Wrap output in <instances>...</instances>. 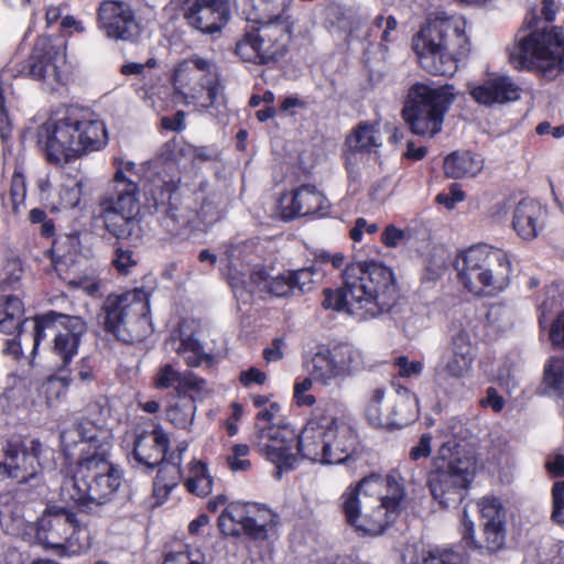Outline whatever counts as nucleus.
I'll list each match as a JSON object with an SVG mask.
<instances>
[{"label":"nucleus","instance_id":"20","mask_svg":"<svg viewBox=\"0 0 564 564\" xmlns=\"http://www.w3.org/2000/svg\"><path fill=\"white\" fill-rule=\"evenodd\" d=\"M3 459L0 468L12 478L24 482L33 478L41 470L40 457L43 445L39 440L25 438L9 441L2 448Z\"/></svg>","mask_w":564,"mask_h":564},{"label":"nucleus","instance_id":"42","mask_svg":"<svg viewBox=\"0 0 564 564\" xmlns=\"http://www.w3.org/2000/svg\"><path fill=\"white\" fill-rule=\"evenodd\" d=\"M117 167L116 173L110 182L109 191L111 193L124 194L132 187L133 196H139V185L132 178L135 175V163L131 161H123L122 159H115Z\"/></svg>","mask_w":564,"mask_h":564},{"label":"nucleus","instance_id":"6","mask_svg":"<svg viewBox=\"0 0 564 564\" xmlns=\"http://www.w3.org/2000/svg\"><path fill=\"white\" fill-rule=\"evenodd\" d=\"M354 445V432L341 416L316 408L297 437L303 458L321 464H341Z\"/></svg>","mask_w":564,"mask_h":564},{"label":"nucleus","instance_id":"57","mask_svg":"<svg viewBox=\"0 0 564 564\" xmlns=\"http://www.w3.org/2000/svg\"><path fill=\"white\" fill-rule=\"evenodd\" d=\"M427 551L422 543H409L402 549L401 558L404 564H427Z\"/></svg>","mask_w":564,"mask_h":564},{"label":"nucleus","instance_id":"37","mask_svg":"<svg viewBox=\"0 0 564 564\" xmlns=\"http://www.w3.org/2000/svg\"><path fill=\"white\" fill-rule=\"evenodd\" d=\"M183 479L186 490L197 497H206L213 490L214 478L208 466L202 460L192 459Z\"/></svg>","mask_w":564,"mask_h":564},{"label":"nucleus","instance_id":"14","mask_svg":"<svg viewBox=\"0 0 564 564\" xmlns=\"http://www.w3.org/2000/svg\"><path fill=\"white\" fill-rule=\"evenodd\" d=\"M276 521L278 516L271 509L256 502H232L218 519L224 534L246 533L256 539H265Z\"/></svg>","mask_w":564,"mask_h":564},{"label":"nucleus","instance_id":"48","mask_svg":"<svg viewBox=\"0 0 564 564\" xmlns=\"http://www.w3.org/2000/svg\"><path fill=\"white\" fill-rule=\"evenodd\" d=\"M82 196V181L76 176L67 175L58 192L59 208H74L78 205Z\"/></svg>","mask_w":564,"mask_h":564},{"label":"nucleus","instance_id":"63","mask_svg":"<svg viewBox=\"0 0 564 564\" xmlns=\"http://www.w3.org/2000/svg\"><path fill=\"white\" fill-rule=\"evenodd\" d=\"M432 453V436L429 433L421 435L419 442L410 448L409 457L416 462L421 458H427Z\"/></svg>","mask_w":564,"mask_h":564},{"label":"nucleus","instance_id":"15","mask_svg":"<svg viewBox=\"0 0 564 564\" xmlns=\"http://www.w3.org/2000/svg\"><path fill=\"white\" fill-rule=\"evenodd\" d=\"M132 187L124 193L107 192L100 200V217L106 230L117 239L138 237L140 229L139 197L133 196Z\"/></svg>","mask_w":564,"mask_h":564},{"label":"nucleus","instance_id":"30","mask_svg":"<svg viewBox=\"0 0 564 564\" xmlns=\"http://www.w3.org/2000/svg\"><path fill=\"white\" fill-rule=\"evenodd\" d=\"M153 386L156 389L176 390L177 397L195 392L203 395L206 392L205 380L198 378L191 371H180L171 364L158 367L153 377Z\"/></svg>","mask_w":564,"mask_h":564},{"label":"nucleus","instance_id":"11","mask_svg":"<svg viewBox=\"0 0 564 564\" xmlns=\"http://www.w3.org/2000/svg\"><path fill=\"white\" fill-rule=\"evenodd\" d=\"M247 20L257 26L246 31L236 43L235 53L243 62L269 64L285 54L291 40V28L282 15H250Z\"/></svg>","mask_w":564,"mask_h":564},{"label":"nucleus","instance_id":"58","mask_svg":"<svg viewBox=\"0 0 564 564\" xmlns=\"http://www.w3.org/2000/svg\"><path fill=\"white\" fill-rule=\"evenodd\" d=\"M367 279L370 282H394L391 268L377 261H367Z\"/></svg>","mask_w":564,"mask_h":564},{"label":"nucleus","instance_id":"61","mask_svg":"<svg viewBox=\"0 0 564 564\" xmlns=\"http://www.w3.org/2000/svg\"><path fill=\"white\" fill-rule=\"evenodd\" d=\"M26 195V186L24 176L21 173L14 172L11 180L10 196L12 202V209L18 212L19 206L24 202Z\"/></svg>","mask_w":564,"mask_h":564},{"label":"nucleus","instance_id":"27","mask_svg":"<svg viewBox=\"0 0 564 564\" xmlns=\"http://www.w3.org/2000/svg\"><path fill=\"white\" fill-rule=\"evenodd\" d=\"M155 214L160 226L172 237L180 236L183 230L193 227L198 218L197 212L177 195H171L167 203L155 204Z\"/></svg>","mask_w":564,"mask_h":564},{"label":"nucleus","instance_id":"29","mask_svg":"<svg viewBox=\"0 0 564 564\" xmlns=\"http://www.w3.org/2000/svg\"><path fill=\"white\" fill-rule=\"evenodd\" d=\"M284 218L303 217L328 207L326 197L313 185H302L294 189L291 197L283 196L280 200Z\"/></svg>","mask_w":564,"mask_h":564},{"label":"nucleus","instance_id":"7","mask_svg":"<svg viewBox=\"0 0 564 564\" xmlns=\"http://www.w3.org/2000/svg\"><path fill=\"white\" fill-rule=\"evenodd\" d=\"M454 449L455 445L444 443L433 459L429 475L430 491L443 507L462 501L476 474L475 458Z\"/></svg>","mask_w":564,"mask_h":564},{"label":"nucleus","instance_id":"33","mask_svg":"<svg viewBox=\"0 0 564 564\" xmlns=\"http://www.w3.org/2000/svg\"><path fill=\"white\" fill-rule=\"evenodd\" d=\"M24 316V304L20 297L15 295L0 296V332L4 334H14L18 332L21 335L23 327L31 323Z\"/></svg>","mask_w":564,"mask_h":564},{"label":"nucleus","instance_id":"1","mask_svg":"<svg viewBox=\"0 0 564 564\" xmlns=\"http://www.w3.org/2000/svg\"><path fill=\"white\" fill-rule=\"evenodd\" d=\"M405 499L404 486L397 470L386 476L371 474L341 495V508L347 522L357 531L381 534L400 514Z\"/></svg>","mask_w":564,"mask_h":564},{"label":"nucleus","instance_id":"51","mask_svg":"<svg viewBox=\"0 0 564 564\" xmlns=\"http://www.w3.org/2000/svg\"><path fill=\"white\" fill-rule=\"evenodd\" d=\"M384 397H386V388H383V387L375 388V389L370 390L368 398H367V402L365 404V410H364L365 416H366L367 421L375 427L383 429V425L381 423L375 422L371 419L370 408L375 406L377 409L378 414L381 417H383V419L390 417V415H389L390 404L383 406Z\"/></svg>","mask_w":564,"mask_h":564},{"label":"nucleus","instance_id":"32","mask_svg":"<svg viewBox=\"0 0 564 564\" xmlns=\"http://www.w3.org/2000/svg\"><path fill=\"white\" fill-rule=\"evenodd\" d=\"M381 144L378 124L359 122L346 139L347 162H350L352 155L377 153Z\"/></svg>","mask_w":564,"mask_h":564},{"label":"nucleus","instance_id":"49","mask_svg":"<svg viewBox=\"0 0 564 564\" xmlns=\"http://www.w3.org/2000/svg\"><path fill=\"white\" fill-rule=\"evenodd\" d=\"M544 382L558 394L564 393V358L552 357L544 368Z\"/></svg>","mask_w":564,"mask_h":564},{"label":"nucleus","instance_id":"10","mask_svg":"<svg viewBox=\"0 0 564 564\" xmlns=\"http://www.w3.org/2000/svg\"><path fill=\"white\" fill-rule=\"evenodd\" d=\"M85 533L75 514L63 507L47 509L36 523L26 525L24 532L31 542L59 556H76L85 552L88 547L83 538Z\"/></svg>","mask_w":564,"mask_h":564},{"label":"nucleus","instance_id":"43","mask_svg":"<svg viewBox=\"0 0 564 564\" xmlns=\"http://www.w3.org/2000/svg\"><path fill=\"white\" fill-rule=\"evenodd\" d=\"M479 369L489 381L498 382L501 386L509 384L512 371V365L509 359L486 355L479 361Z\"/></svg>","mask_w":564,"mask_h":564},{"label":"nucleus","instance_id":"9","mask_svg":"<svg viewBox=\"0 0 564 564\" xmlns=\"http://www.w3.org/2000/svg\"><path fill=\"white\" fill-rule=\"evenodd\" d=\"M395 297V284H336L324 290L322 305L325 310L367 319L389 311Z\"/></svg>","mask_w":564,"mask_h":564},{"label":"nucleus","instance_id":"39","mask_svg":"<svg viewBox=\"0 0 564 564\" xmlns=\"http://www.w3.org/2000/svg\"><path fill=\"white\" fill-rule=\"evenodd\" d=\"M482 170V161L470 152H454L446 156L444 171L448 177L462 178L475 176Z\"/></svg>","mask_w":564,"mask_h":564},{"label":"nucleus","instance_id":"36","mask_svg":"<svg viewBox=\"0 0 564 564\" xmlns=\"http://www.w3.org/2000/svg\"><path fill=\"white\" fill-rule=\"evenodd\" d=\"M181 458L175 462H164L158 471L153 484V499L155 506L163 505L170 497L172 490L178 485L182 478Z\"/></svg>","mask_w":564,"mask_h":564},{"label":"nucleus","instance_id":"25","mask_svg":"<svg viewBox=\"0 0 564 564\" xmlns=\"http://www.w3.org/2000/svg\"><path fill=\"white\" fill-rule=\"evenodd\" d=\"M167 446L169 436L162 427L158 426L151 432H143L137 436L133 455L140 464H143L148 468H153L155 466L160 467L164 462L177 460L187 448V445L183 444L180 446V454L177 456L173 454L171 458H166L165 453Z\"/></svg>","mask_w":564,"mask_h":564},{"label":"nucleus","instance_id":"18","mask_svg":"<svg viewBox=\"0 0 564 564\" xmlns=\"http://www.w3.org/2000/svg\"><path fill=\"white\" fill-rule=\"evenodd\" d=\"M44 330L48 329L54 336L53 352L66 368L77 355L82 337L86 333V323L77 316L59 315L53 312L36 317Z\"/></svg>","mask_w":564,"mask_h":564},{"label":"nucleus","instance_id":"44","mask_svg":"<svg viewBox=\"0 0 564 564\" xmlns=\"http://www.w3.org/2000/svg\"><path fill=\"white\" fill-rule=\"evenodd\" d=\"M344 260L345 257L341 253H337L333 256L329 261L290 271L285 282H315L316 280H323L325 279L326 267L338 270L344 265Z\"/></svg>","mask_w":564,"mask_h":564},{"label":"nucleus","instance_id":"62","mask_svg":"<svg viewBox=\"0 0 564 564\" xmlns=\"http://www.w3.org/2000/svg\"><path fill=\"white\" fill-rule=\"evenodd\" d=\"M0 523L17 534L21 533L24 527V520L7 506L0 507Z\"/></svg>","mask_w":564,"mask_h":564},{"label":"nucleus","instance_id":"40","mask_svg":"<svg viewBox=\"0 0 564 564\" xmlns=\"http://www.w3.org/2000/svg\"><path fill=\"white\" fill-rule=\"evenodd\" d=\"M199 397L195 392L177 397L166 409V419L178 429L188 427L195 417V401Z\"/></svg>","mask_w":564,"mask_h":564},{"label":"nucleus","instance_id":"2","mask_svg":"<svg viewBox=\"0 0 564 564\" xmlns=\"http://www.w3.org/2000/svg\"><path fill=\"white\" fill-rule=\"evenodd\" d=\"M37 142L44 147L50 162L61 164L102 149L108 134L105 123L95 115L68 109L63 117L51 118L37 129Z\"/></svg>","mask_w":564,"mask_h":564},{"label":"nucleus","instance_id":"28","mask_svg":"<svg viewBox=\"0 0 564 564\" xmlns=\"http://www.w3.org/2000/svg\"><path fill=\"white\" fill-rule=\"evenodd\" d=\"M419 399L408 388L398 386L395 388V399L390 404V417H381L375 406L370 408L371 419L383 425V429H402L419 416Z\"/></svg>","mask_w":564,"mask_h":564},{"label":"nucleus","instance_id":"12","mask_svg":"<svg viewBox=\"0 0 564 564\" xmlns=\"http://www.w3.org/2000/svg\"><path fill=\"white\" fill-rule=\"evenodd\" d=\"M453 100L454 95L447 87L432 88L425 84H414L408 93L403 119L413 133L433 137L441 131L444 115Z\"/></svg>","mask_w":564,"mask_h":564},{"label":"nucleus","instance_id":"16","mask_svg":"<svg viewBox=\"0 0 564 564\" xmlns=\"http://www.w3.org/2000/svg\"><path fill=\"white\" fill-rule=\"evenodd\" d=\"M111 438L110 429L89 419L78 420L61 434V442L66 456L74 457L76 455L74 451L78 448L77 462L83 456H108Z\"/></svg>","mask_w":564,"mask_h":564},{"label":"nucleus","instance_id":"64","mask_svg":"<svg viewBox=\"0 0 564 564\" xmlns=\"http://www.w3.org/2000/svg\"><path fill=\"white\" fill-rule=\"evenodd\" d=\"M549 337L554 347H564V311L553 322Z\"/></svg>","mask_w":564,"mask_h":564},{"label":"nucleus","instance_id":"56","mask_svg":"<svg viewBox=\"0 0 564 564\" xmlns=\"http://www.w3.org/2000/svg\"><path fill=\"white\" fill-rule=\"evenodd\" d=\"M9 68H6L0 74V138L3 142H6L12 132V123L9 117V112L6 108V99H4V89H3V76L9 72Z\"/></svg>","mask_w":564,"mask_h":564},{"label":"nucleus","instance_id":"26","mask_svg":"<svg viewBox=\"0 0 564 564\" xmlns=\"http://www.w3.org/2000/svg\"><path fill=\"white\" fill-rule=\"evenodd\" d=\"M213 65L200 57H192L181 62L173 75V85L177 95L185 102L188 98H196V94L205 88L204 79L212 74Z\"/></svg>","mask_w":564,"mask_h":564},{"label":"nucleus","instance_id":"31","mask_svg":"<svg viewBox=\"0 0 564 564\" xmlns=\"http://www.w3.org/2000/svg\"><path fill=\"white\" fill-rule=\"evenodd\" d=\"M544 215L545 210L539 203L532 199H522L513 213V229L522 239L532 240L543 228Z\"/></svg>","mask_w":564,"mask_h":564},{"label":"nucleus","instance_id":"8","mask_svg":"<svg viewBox=\"0 0 564 564\" xmlns=\"http://www.w3.org/2000/svg\"><path fill=\"white\" fill-rule=\"evenodd\" d=\"M106 329L124 343L140 341L152 333L150 294L135 288L122 294H111L105 302Z\"/></svg>","mask_w":564,"mask_h":564},{"label":"nucleus","instance_id":"45","mask_svg":"<svg viewBox=\"0 0 564 564\" xmlns=\"http://www.w3.org/2000/svg\"><path fill=\"white\" fill-rule=\"evenodd\" d=\"M69 383L68 376H51L39 387V397L48 408L57 406L66 395Z\"/></svg>","mask_w":564,"mask_h":564},{"label":"nucleus","instance_id":"4","mask_svg":"<svg viewBox=\"0 0 564 564\" xmlns=\"http://www.w3.org/2000/svg\"><path fill=\"white\" fill-rule=\"evenodd\" d=\"M535 11L524 19L529 33L516 35L508 48L509 59L518 70H529L546 80L564 73V32L560 26H540Z\"/></svg>","mask_w":564,"mask_h":564},{"label":"nucleus","instance_id":"46","mask_svg":"<svg viewBox=\"0 0 564 564\" xmlns=\"http://www.w3.org/2000/svg\"><path fill=\"white\" fill-rule=\"evenodd\" d=\"M18 336L19 338L9 339L4 349L6 354L12 355L15 358L22 355V345L25 343L32 346L31 352L34 355L41 340L46 337V334H44L41 321L35 317L32 319V333L28 335L24 330H21V335L18 334Z\"/></svg>","mask_w":564,"mask_h":564},{"label":"nucleus","instance_id":"22","mask_svg":"<svg viewBox=\"0 0 564 564\" xmlns=\"http://www.w3.org/2000/svg\"><path fill=\"white\" fill-rule=\"evenodd\" d=\"M189 26L204 34L219 32L230 19L229 0H176Z\"/></svg>","mask_w":564,"mask_h":564},{"label":"nucleus","instance_id":"3","mask_svg":"<svg viewBox=\"0 0 564 564\" xmlns=\"http://www.w3.org/2000/svg\"><path fill=\"white\" fill-rule=\"evenodd\" d=\"M465 26L460 17L430 18L412 39L422 68L432 75L454 74L456 62L469 52Z\"/></svg>","mask_w":564,"mask_h":564},{"label":"nucleus","instance_id":"41","mask_svg":"<svg viewBox=\"0 0 564 564\" xmlns=\"http://www.w3.org/2000/svg\"><path fill=\"white\" fill-rule=\"evenodd\" d=\"M343 378L351 376L364 368L362 352L351 345H336L330 348Z\"/></svg>","mask_w":564,"mask_h":564},{"label":"nucleus","instance_id":"52","mask_svg":"<svg viewBox=\"0 0 564 564\" xmlns=\"http://www.w3.org/2000/svg\"><path fill=\"white\" fill-rule=\"evenodd\" d=\"M250 452L251 449L247 444L232 445L226 458L229 469L234 473L248 470L251 467Z\"/></svg>","mask_w":564,"mask_h":564},{"label":"nucleus","instance_id":"13","mask_svg":"<svg viewBox=\"0 0 564 564\" xmlns=\"http://www.w3.org/2000/svg\"><path fill=\"white\" fill-rule=\"evenodd\" d=\"M453 268L459 282H510L519 279L507 253L486 243L459 251Z\"/></svg>","mask_w":564,"mask_h":564},{"label":"nucleus","instance_id":"59","mask_svg":"<svg viewBox=\"0 0 564 564\" xmlns=\"http://www.w3.org/2000/svg\"><path fill=\"white\" fill-rule=\"evenodd\" d=\"M398 26V22L394 17L389 15L384 18L382 15H378L373 22V30H381V44L386 45L392 41H394L393 33H395Z\"/></svg>","mask_w":564,"mask_h":564},{"label":"nucleus","instance_id":"24","mask_svg":"<svg viewBox=\"0 0 564 564\" xmlns=\"http://www.w3.org/2000/svg\"><path fill=\"white\" fill-rule=\"evenodd\" d=\"M475 354L469 335L466 332H459L452 338L451 346L443 355L442 361L436 369V373H442L463 379L470 375L474 368Z\"/></svg>","mask_w":564,"mask_h":564},{"label":"nucleus","instance_id":"35","mask_svg":"<svg viewBox=\"0 0 564 564\" xmlns=\"http://www.w3.org/2000/svg\"><path fill=\"white\" fill-rule=\"evenodd\" d=\"M497 88H505L509 94L514 91V80L510 76L495 75L485 79L480 85L469 86L473 99L485 106L501 104V95H496Z\"/></svg>","mask_w":564,"mask_h":564},{"label":"nucleus","instance_id":"38","mask_svg":"<svg viewBox=\"0 0 564 564\" xmlns=\"http://www.w3.org/2000/svg\"><path fill=\"white\" fill-rule=\"evenodd\" d=\"M172 349L181 356L187 366L198 367L202 364H212L213 357L207 354L198 339L194 336H180V338H171L167 341Z\"/></svg>","mask_w":564,"mask_h":564},{"label":"nucleus","instance_id":"55","mask_svg":"<svg viewBox=\"0 0 564 564\" xmlns=\"http://www.w3.org/2000/svg\"><path fill=\"white\" fill-rule=\"evenodd\" d=\"M427 564H463L462 556L445 547H430L426 557Z\"/></svg>","mask_w":564,"mask_h":564},{"label":"nucleus","instance_id":"50","mask_svg":"<svg viewBox=\"0 0 564 564\" xmlns=\"http://www.w3.org/2000/svg\"><path fill=\"white\" fill-rule=\"evenodd\" d=\"M314 382L315 380L310 375L295 379L293 387V401L296 406L312 408L316 404L315 395L310 393Z\"/></svg>","mask_w":564,"mask_h":564},{"label":"nucleus","instance_id":"60","mask_svg":"<svg viewBox=\"0 0 564 564\" xmlns=\"http://www.w3.org/2000/svg\"><path fill=\"white\" fill-rule=\"evenodd\" d=\"M394 366L398 368V375L401 378L417 377L422 373L424 365L419 360H410L405 356L398 357Z\"/></svg>","mask_w":564,"mask_h":564},{"label":"nucleus","instance_id":"21","mask_svg":"<svg viewBox=\"0 0 564 564\" xmlns=\"http://www.w3.org/2000/svg\"><path fill=\"white\" fill-rule=\"evenodd\" d=\"M294 438V432L288 426L272 424L258 431L254 446L264 459L276 467V477H280L284 469L294 466L296 459L292 452Z\"/></svg>","mask_w":564,"mask_h":564},{"label":"nucleus","instance_id":"47","mask_svg":"<svg viewBox=\"0 0 564 564\" xmlns=\"http://www.w3.org/2000/svg\"><path fill=\"white\" fill-rule=\"evenodd\" d=\"M225 254L230 263L250 262L251 257L258 250V241L256 239H246L231 241L224 246Z\"/></svg>","mask_w":564,"mask_h":564},{"label":"nucleus","instance_id":"53","mask_svg":"<svg viewBox=\"0 0 564 564\" xmlns=\"http://www.w3.org/2000/svg\"><path fill=\"white\" fill-rule=\"evenodd\" d=\"M256 10L253 15L261 18L282 15L291 0H251Z\"/></svg>","mask_w":564,"mask_h":564},{"label":"nucleus","instance_id":"19","mask_svg":"<svg viewBox=\"0 0 564 564\" xmlns=\"http://www.w3.org/2000/svg\"><path fill=\"white\" fill-rule=\"evenodd\" d=\"M98 28L115 41L135 42L141 34L132 6L126 0H104L98 7Z\"/></svg>","mask_w":564,"mask_h":564},{"label":"nucleus","instance_id":"23","mask_svg":"<svg viewBox=\"0 0 564 564\" xmlns=\"http://www.w3.org/2000/svg\"><path fill=\"white\" fill-rule=\"evenodd\" d=\"M484 531V547L489 552L499 551L506 542L508 510L501 499L485 496L477 502Z\"/></svg>","mask_w":564,"mask_h":564},{"label":"nucleus","instance_id":"17","mask_svg":"<svg viewBox=\"0 0 564 564\" xmlns=\"http://www.w3.org/2000/svg\"><path fill=\"white\" fill-rule=\"evenodd\" d=\"M65 65L63 45L42 36L36 40L29 59L19 73L51 85L61 84L65 77Z\"/></svg>","mask_w":564,"mask_h":564},{"label":"nucleus","instance_id":"5","mask_svg":"<svg viewBox=\"0 0 564 564\" xmlns=\"http://www.w3.org/2000/svg\"><path fill=\"white\" fill-rule=\"evenodd\" d=\"M107 457L83 456L75 474L62 484V499L85 511L111 501L121 486L122 475Z\"/></svg>","mask_w":564,"mask_h":564},{"label":"nucleus","instance_id":"54","mask_svg":"<svg viewBox=\"0 0 564 564\" xmlns=\"http://www.w3.org/2000/svg\"><path fill=\"white\" fill-rule=\"evenodd\" d=\"M297 285L299 284H234L232 292L235 296H241L242 292L247 290V286H249V292H253V286H262L261 292L267 291L271 296L283 297L288 296L292 292L293 286Z\"/></svg>","mask_w":564,"mask_h":564},{"label":"nucleus","instance_id":"34","mask_svg":"<svg viewBox=\"0 0 564 564\" xmlns=\"http://www.w3.org/2000/svg\"><path fill=\"white\" fill-rule=\"evenodd\" d=\"M307 371L323 387H329L335 380L343 378L330 348L318 349L308 361Z\"/></svg>","mask_w":564,"mask_h":564}]
</instances>
